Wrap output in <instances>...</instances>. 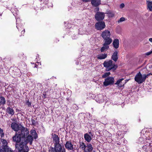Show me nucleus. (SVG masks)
<instances>
[{
	"mask_svg": "<svg viewBox=\"0 0 152 152\" xmlns=\"http://www.w3.org/2000/svg\"><path fill=\"white\" fill-rule=\"evenodd\" d=\"M58 152H66V150L64 148H63L62 150H61V151H60Z\"/></svg>",
	"mask_w": 152,
	"mask_h": 152,
	"instance_id": "obj_37",
	"label": "nucleus"
},
{
	"mask_svg": "<svg viewBox=\"0 0 152 152\" xmlns=\"http://www.w3.org/2000/svg\"><path fill=\"white\" fill-rule=\"evenodd\" d=\"M89 134L91 135L92 136V132H89Z\"/></svg>",
	"mask_w": 152,
	"mask_h": 152,
	"instance_id": "obj_43",
	"label": "nucleus"
},
{
	"mask_svg": "<svg viewBox=\"0 0 152 152\" xmlns=\"http://www.w3.org/2000/svg\"><path fill=\"white\" fill-rule=\"evenodd\" d=\"M118 52L117 50L115 51L111 56V59L115 62H116L118 58Z\"/></svg>",
	"mask_w": 152,
	"mask_h": 152,
	"instance_id": "obj_16",
	"label": "nucleus"
},
{
	"mask_svg": "<svg viewBox=\"0 0 152 152\" xmlns=\"http://www.w3.org/2000/svg\"><path fill=\"white\" fill-rule=\"evenodd\" d=\"M84 152H91V151H92L87 149H85V150H84Z\"/></svg>",
	"mask_w": 152,
	"mask_h": 152,
	"instance_id": "obj_38",
	"label": "nucleus"
},
{
	"mask_svg": "<svg viewBox=\"0 0 152 152\" xmlns=\"http://www.w3.org/2000/svg\"><path fill=\"white\" fill-rule=\"evenodd\" d=\"M143 149L144 148V147H143Z\"/></svg>",
	"mask_w": 152,
	"mask_h": 152,
	"instance_id": "obj_47",
	"label": "nucleus"
},
{
	"mask_svg": "<svg viewBox=\"0 0 152 152\" xmlns=\"http://www.w3.org/2000/svg\"><path fill=\"white\" fill-rule=\"evenodd\" d=\"M152 74L151 73H149L147 75L144 74L143 75V76L145 80H145L147 78H148L150 75H152Z\"/></svg>",
	"mask_w": 152,
	"mask_h": 152,
	"instance_id": "obj_31",
	"label": "nucleus"
},
{
	"mask_svg": "<svg viewBox=\"0 0 152 152\" xmlns=\"http://www.w3.org/2000/svg\"><path fill=\"white\" fill-rule=\"evenodd\" d=\"M125 5L124 3H122L120 6V8L121 9L123 8L124 7Z\"/></svg>",
	"mask_w": 152,
	"mask_h": 152,
	"instance_id": "obj_36",
	"label": "nucleus"
},
{
	"mask_svg": "<svg viewBox=\"0 0 152 152\" xmlns=\"http://www.w3.org/2000/svg\"><path fill=\"white\" fill-rule=\"evenodd\" d=\"M33 136H34V138L35 139H36L38 137L37 134V133L34 134V135Z\"/></svg>",
	"mask_w": 152,
	"mask_h": 152,
	"instance_id": "obj_39",
	"label": "nucleus"
},
{
	"mask_svg": "<svg viewBox=\"0 0 152 152\" xmlns=\"http://www.w3.org/2000/svg\"><path fill=\"white\" fill-rule=\"evenodd\" d=\"M96 23L95 25V28L97 30H101L105 27V22L102 21Z\"/></svg>",
	"mask_w": 152,
	"mask_h": 152,
	"instance_id": "obj_10",
	"label": "nucleus"
},
{
	"mask_svg": "<svg viewBox=\"0 0 152 152\" xmlns=\"http://www.w3.org/2000/svg\"><path fill=\"white\" fill-rule=\"evenodd\" d=\"M53 139L54 145L60 143V138L58 135L54 134L53 135Z\"/></svg>",
	"mask_w": 152,
	"mask_h": 152,
	"instance_id": "obj_14",
	"label": "nucleus"
},
{
	"mask_svg": "<svg viewBox=\"0 0 152 152\" xmlns=\"http://www.w3.org/2000/svg\"><path fill=\"white\" fill-rule=\"evenodd\" d=\"M138 152H141V151H138Z\"/></svg>",
	"mask_w": 152,
	"mask_h": 152,
	"instance_id": "obj_45",
	"label": "nucleus"
},
{
	"mask_svg": "<svg viewBox=\"0 0 152 152\" xmlns=\"http://www.w3.org/2000/svg\"><path fill=\"white\" fill-rule=\"evenodd\" d=\"M110 31L107 30H105L103 31L101 34V36L103 39L104 40V42L112 43V39L110 38Z\"/></svg>",
	"mask_w": 152,
	"mask_h": 152,
	"instance_id": "obj_4",
	"label": "nucleus"
},
{
	"mask_svg": "<svg viewBox=\"0 0 152 152\" xmlns=\"http://www.w3.org/2000/svg\"><path fill=\"white\" fill-rule=\"evenodd\" d=\"M11 127L12 129L15 131H18L19 129L18 125L15 122L12 123L11 124Z\"/></svg>",
	"mask_w": 152,
	"mask_h": 152,
	"instance_id": "obj_15",
	"label": "nucleus"
},
{
	"mask_svg": "<svg viewBox=\"0 0 152 152\" xmlns=\"http://www.w3.org/2000/svg\"><path fill=\"white\" fill-rule=\"evenodd\" d=\"M86 149L89 150H90L92 151L93 150V147L91 143H87L86 145Z\"/></svg>",
	"mask_w": 152,
	"mask_h": 152,
	"instance_id": "obj_27",
	"label": "nucleus"
},
{
	"mask_svg": "<svg viewBox=\"0 0 152 152\" xmlns=\"http://www.w3.org/2000/svg\"><path fill=\"white\" fill-rule=\"evenodd\" d=\"M4 134L3 132V130L0 128V137L1 136V138L3 137L4 136Z\"/></svg>",
	"mask_w": 152,
	"mask_h": 152,
	"instance_id": "obj_29",
	"label": "nucleus"
},
{
	"mask_svg": "<svg viewBox=\"0 0 152 152\" xmlns=\"http://www.w3.org/2000/svg\"><path fill=\"white\" fill-rule=\"evenodd\" d=\"M13 141L16 142L15 145L16 149L18 150V152H28V147L25 148L23 143V139L21 138L20 134L18 133H16L15 135L13 137Z\"/></svg>",
	"mask_w": 152,
	"mask_h": 152,
	"instance_id": "obj_1",
	"label": "nucleus"
},
{
	"mask_svg": "<svg viewBox=\"0 0 152 152\" xmlns=\"http://www.w3.org/2000/svg\"><path fill=\"white\" fill-rule=\"evenodd\" d=\"M152 53V50L150 51V52H148L147 53H145V55L146 56H149L150 55H151V53Z\"/></svg>",
	"mask_w": 152,
	"mask_h": 152,
	"instance_id": "obj_35",
	"label": "nucleus"
},
{
	"mask_svg": "<svg viewBox=\"0 0 152 152\" xmlns=\"http://www.w3.org/2000/svg\"><path fill=\"white\" fill-rule=\"evenodd\" d=\"M110 74V72H106L102 76V77L103 78H106V77H108Z\"/></svg>",
	"mask_w": 152,
	"mask_h": 152,
	"instance_id": "obj_28",
	"label": "nucleus"
},
{
	"mask_svg": "<svg viewBox=\"0 0 152 152\" xmlns=\"http://www.w3.org/2000/svg\"><path fill=\"white\" fill-rule=\"evenodd\" d=\"M148 1V0H146V1Z\"/></svg>",
	"mask_w": 152,
	"mask_h": 152,
	"instance_id": "obj_49",
	"label": "nucleus"
},
{
	"mask_svg": "<svg viewBox=\"0 0 152 152\" xmlns=\"http://www.w3.org/2000/svg\"><path fill=\"white\" fill-rule=\"evenodd\" d=\"M134 80L139 84L142 83L145 81L143 75H142L140 72L135 75L134 77Z\"/></svg>",
	"mask_w": 152,
	"mask_h": 152,
	"instance_id": "obj_5",
	"label": "nucleus"
},
{
	"mask_svg": "<svg viewBox=\"0 0 152 152\" xmlns=\"http://www.w3.org/2000/svg\"><path fill=\"white\" fill-rule=\"evenodd\" d=\"M125 20V19L124 18L121 17V18L118 21V22L120 23L121 22H122L124 21Z\"/></svg>",
	"mask_w": 152,
	"mask_h": 152,
	"instance_id": "obj_33",
	"label": "nucleus"
},
{
	"mask_svg": "<svg viewBox=\"0 0 152 152\" xmlns=\"http://www.w3.org/2000/svg\"><path fill=\"white\" fill-rule=\"evenodd\" d=\"M99 7H96L95 10H95V12H96V11H99Z\"/></svg>",
	"mask_w": 152,
	"mask_h": 152,
	"instance_id": "obj_40",
	"label": "nucleus"
},
{
	"mask_svg": "<svg viewBox=\"0 0 152 152\" xmlns=\"http://www.w3.org/2000/svg\"><path fill=\"white\" fill-rule=\"evenodd\" d=\"M2 145L1 148H0V152H13V150L9 148L7 145V141L4 139H1Z\"/></svg>",
	"mask_w": 152,
	"mask_h": 152,
	"instance_id": "obj_3",
	"label": "nucleus"
},
{
	"mask_svg": "<svg viewBox=\"0 0 152 152\" xmlns=\"http://www.w3.org/2000/svg\"><path fill=\"white\" fill-rule=\"evenodd\" d=\"M105 14L102 12H97L95 15V18L98 21H102L104 19Z\"/></svg>",
	"mask_w": 152,
	"mask_h": 152,
	"instance_id": "obj_9",
	"label": "nucleus"
},
{
	"mask_svg": "<svg viewBox=\"0 0 152 152\" xmlns=\"http://www.w3.org/2000/svg\"><path fill=\"white\" fill-rule=\"evenodd\" d=\"M6 103V100L5 98L3 96L0 97V105H4Z\"/></svg>",
	"mask_w": 152,
	"mask_h": 152,
	"instance_id": "obj_24",
	"label": "nucleus"
},
{
	"mask_svg": "<svg viewBox=\"0 0 152 152\" xmlns=\"http://www.w3.org/2000/svg\"><path fill=\"white\" fill-rule=\"evenodd\" d=\"M83 2H88L90 1V0H82Z\"/></svg>",
	"mask_w": 152,
	"mask_h": 152,
	"instance_id": "obj_41",
	"label": "nucleus"
},
{
	"mask_svg": "<svg viewBox=\"0 0 152 152\" xmlns=\"http://www.w3.org/2000/svg\"><path fill=\"white\" fill-rule=\"evenodd\" d=\"M18 133L20 134L22 138L24 139L25 137L27 136L28 134L29 131L27 128L22 126L21 128V132Z\"/></svg>",
	"mask_w": 152,
	"mask_h": 152,
	"instance_id": "obj_8",
	"label": "nucleus"
},
{
	"mask_svg": "<svg viewBox=\"0 0 152 152\" xmlns=\"http://www.w3.org/2000/svg\"><path fill=\"white\" fill-rule=\"evenodd\" d=\"M26 104L28 106V107H29L31 106L32 103L31 102H29V100H26Z\"/></svg>",
	"mask_w": 152,
	"mask_h": 152,
	"instance_id": "obj_30",
	"label": "nucleus"
},
{
	"mask_svg": "<svg viewBox=\"0 0 152 152\" xmlns=\"http://www.w3.org/2000/svg\"><path fill=\"white\" fill-rule=\"evenodd\" d=\"M104 67L106 68V71H109L112 70L114 72L118 67L117 64H113V61L112 60H110L109 61H105L103 63Z\"/></svg>",
	"mask_w": 152,
	"mask_h": 152,
	"instance_id": "obj_2",
	"label": "nucleus"
},
{
	"mask_svg": "<svg viewBox=\"0 0 152 152\" xmlns=\"http://www.w3.org/2000/svg\"><path fill=\"white\" fill-rule=\"evenodd\" d=\"M114 77H109L106 78L103 82V86L106 87L109 85H111L114 83Z\"/></svg>",
	"mask_w": 152,
	"mask_h": 152,
	"instance_id": "obj_7",
	"label": "nucleus"
},
{
	"mask_svg": "<svg viewBox=\"0 0 152 152\" xmlns=\"http://www.w3.org/2000/svg\"><path fill=\"white\" fill-rule=\"evenodd\" d=\"M33 140V137L32 136L28 135L27 137H26V140L25 139V138L23 139V141H22V143H23V145H24V148L25 149H26V146L25 145L27 144L28 142H29L30 145H31L32 143V142Z\"/></svg>",
	"mask_w": 152,
	"mask_h": 152,
	"instance_id": "obj_11",
	"label": "nucleus"
},
{
	"mask_svg": "<svg viewBox=\"0 0 152 152\" xmlns=\"http://www.w3.org/2000/svg\"><path fill=\"white\" fill-rule=\"evenodd\" d=\"M63 148L61 144L59 143L54 145V147H51L49 150V152H58Z\"/></svg>",
	"mask_w": 152,
	"mask_h": 152,
	"instance_id": "obj_6",
	"label": "nucleus"
},
{
	"mask_svg": "<svg viewBox=\"0 0 152 152\" xmlns=\"http://www.w3.org/2000/svg\"><path fill=\"white\" fill-rule=\"evenodd\" d=\"M107 54H99L97 56V58L98 59H104L107 57Z\"/></svg>",
	"mask_w": 152,
	"mask_h": 152,
	"instance_id": "obj_19",
	"label": "nucleus"
},
{
	"mask_svg": "<svg viewBox=\"0 0 152 152\" xmlns=\"http://www.w3.org/2000/svg\"><path fill=\"white\" fill-rule=\"evenodd\" d=\"M108 42H104V43L103 44V46L100 49V51L101 52H104L105 51H106L109 48V45L111 43H110Z\"/></svg>",
	"mask_w": 152,
	"mask_h": 152,
	"instance_id": "obj_13",
	"label": "nucleus"
},
{
	"mask_svg": "<svg viewBox=\"0 0 152 152\" xmlns=\"http://www.w3.org/2000/svg\"><path fill=\"white\" fill-rule=\"evenodd\" d=\"M105 13L108 15L109 18L113 17L114 15V13L111 11H107Z\"/></svg>",
	"mask_w": 152,
	"mask_h": 152,
	"instance_id": "obj_25",
	"label": "nucleus"
},
{
	"mask_svg": "<svg viewBox=\"0 0 152 152\" xmlns=\"http://www.w3.org/2000/svg\"><path fill=\"white\" fill-rule=\"evenodd\" d=\"M146 4L147 5L148 8L150 11H152V1H147Z\"/></svg>",
	"mask_w": 152,
	"mask_h": 152,
	"instance_id": "obj_21",
	"label": "nucleus"
},
{
	"mask_svg": "<svg viewBox=\"0 0 152 152\" xmlns=\"http://www.w3.org/2000/svg\"><path fill=\"white\" fill-rule=\"evenodd\" d=\"M146 152H147V151H146Z\"/></svg>",
	"mask_w": 152,
	"mask_h": 152,
	"instance_id": "obj_48",
	"label": "nucleus"
},
{
	"mask_svg": "<svg viewBox=\"0 0 152 152\" xmlns=\"http://www.w3.org/2000/svg\"><path fill=\"white\" fill-rule=\"evenodd\" d=\"M84 138L85 140L88 142H90L91 140V136L88 133L84 134Z\"/></svg>",
	"mask_w": 152,
	"mask_h": 152,
	"instance_id": "obj_20",
	"label": "nucleus"
},
{
	"mask_svg": "<svg viewBox=\"0 0 152 152\" xmlns=\"http://www.w3.org/2000/svg\"><path fill=\"white\" fill-rule=\"evenodd\" d=\"M149 40L150 42H152V38H149Z\"/></svg>",
	"mask_w": 152,
	"mask_h": 152,
	"instance_id": "obj_42",
	"label": "nucleus"
},
{
	"mask_svg": "<svg viewBox=\"0 0 152 152\" xmlns=\"http://www.w3.org/2000/svg\"><path fill=\"white\" fill-rule=\"evenodd\" d=\"M36 133H37L35 130H31V134L32 135H34V134H35Z\"/></svg>",
	"mask_w": 152,
	"mask_h": 152,
	"instance_id": "obj_34",
	"label": "nucleus"
},
{
	"mask_svg": "<svg viewBox=\"0 0 152 152\" xmlns=\"http://www.w3.org/2000/svg\"><path fill=\"white\" fill-rule=\"evenodd\" d=\"M119 41L118 39H114L113 42V47L115 49H117L119 47Z\"/></svg>",
	"mask_w": 152,
	"mask_h": 152,
	"instance_id": "obj_17",
	"label": "nucleus"
},
{
	"mask_svg": "<svg viewBox=\"0 0 152 152\" xmlns=\"http://www.w3.org/2000/svg\"><path fill=\"white\" fill-rule=\"evenodd\" d=\"M8 113L12 115L14 114V110L10 107H8L7 109Z\"/></svg>",
	"mask_w": 152,
	"mask_h": 152,
	"instance_id": "obj_23",
	"label": "nucleus"
},
{
	"mask_svg": "<svg viewBox=\"0 0 152 152\" xmlns=\"http://www.w3.org/2000/svg\"><path fill=\"white\" fill-rule=\"evenodd\" d=\"M91 3L93 6L97 7L101 4V1L100 0H92Z\"/></svg>",
	"mask_w": 152,
	"mask_h": 152,
	"instance_id": "obj_18",
	"label": "nucleus"
},
{
	"mask_svg": "<svg viewBox=\"0 0 152 152\" xmlns=\"http://www.w3.org/2000/svg\"><path fill=\"white\" fill-rule=\"evenodd\" d=\"M80 148L82 149L83 150H84L86 149V145L83 142H80Z\"/></svg>",
	"mask_w": 152,
	"mask_h": 152,
	"instance_id": "obj_22",
	"label": "nucleus"
},
{
	"mask_svg": "<svg viewBox=\"0 0 152 152\" xmlns=\"http://www.w3.org/2000/svg\"><path fill=\"white\" fill-rule=\"evenodd\" d=\"M99 97H102V95L100 94V95H99Z\"/></svg>",
	"mask_w": 152,
	"mask_h": 152,
	"instance_id": "obj_44",
	"label": "nucleus"
},
{
	"mask_svg": "<svg viewBox=\"0 0 152 152\" xmlns=\"http://www.w3.org/2000/svg\"><path fill=\"white\" fill-rule=\"evenodd\" d=\"M31 121L32 125L35 126L36 125V121L35 120H34L33 118H31Z\"/></svg>",
	"mask_w": 152,
	"mask_h": 152,
	"instance_id": "obj_32",
	"label": "nucleus"
},
{
	"mask_svg": "<svg viewBox=\"0 0 152 152\" xmlns=\"http://www.w3.org/2000/svg\"><path fill=\"white\" fill-rule=\"evenodd\" d=\"M45 0L46 1H47H47H48V0Z\"/></svg>",
	"mask_w": 152,
	"mask_h": 152,
	"instance_id": "obj_46",
	"label": "nucleus"
},
{
	"mask_svg": "<svg viewBox=\"0 0 152 152\" xmlns=\"http://www.w3.org/2000/svg\"><path fill=\"white\" fill-rule=\"evenodd\" d=\"M65 146V148L68 150L74 151V145L70 141L66 142Z\"/></svg>",
	"mask_w": 152,
	"mask_h": 152,
	"instance_id": "obj_12",
	"label": "nucleus"
},
{
	"mask_svg": "<svg viewBox=\"0 0 152 152\" xmlns=\"http://www.w3.org/2000/svg\"><path fill=\"white\" fill-rule=\"evenodd\" d=\"M124 80V79L123 78H121V79H120L118 80L117 82L115 83V85H117L118 86L120 87H121L122 86L121 85H120V84L121 82Z\"/></svg>",
	"mask_w": 152,
	"mask_h": 152,
	"instance_id": "obj_26",
	"label": "nucleus"
}]
</instances>
